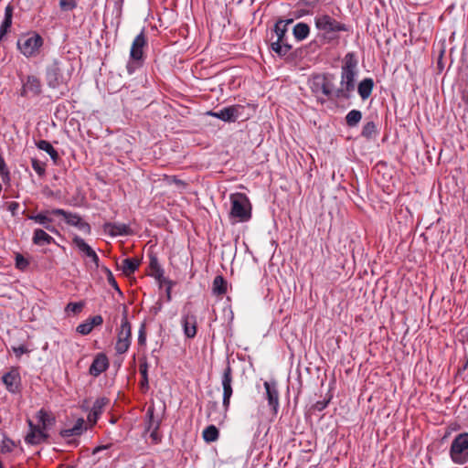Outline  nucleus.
Segmentation results:
<instances>
[{
    "label": "nucleus",
    "mask_w": 468,
    "mask_h": 468,
    "mask_svg": "<svg viewBox=\"0 0 468 468\" xmlns=\"http://www.w3.org/2000/svg\"><path fill=\"white\" fill-rule=\"evenodd\" d=\"M150 437L154 443H158L161 441V437L158 433V430H150Z\"/></svg>",
    "instance_id": "obj_58"
},
{
    "label": "nucleus",
    "mask_w": 468,
    "mask_h": 468,
    "mask_svg": "<svg viewBox=\"0 0 468 468\" xmlns=\"http://www.w3.org/2000/svg\"><path fill=\"white\" fill-rule=\"evenodd\" d=\"M85 420L82 418L77 420L76 423L72 427L73 431H75L76 435H80L85 430L84 427Z\"/></svg>",
    "instance_id": "obj_51"
},
{
    "label": "nucleus",
    "mask_w": 468,
    "mask_h": 468,
    "mask_svg": "<svg viewBox=\"0 0 468 468\" xmlns=\"http://www.w3.org/2000/svg\"><path fill=\"white\" fill-rule=\"evenodd\" d=\"M18 207H19V204L16 201L10 202L7 207L8 210L12 213V215L16 214Z\"/></svg>",
    "instance_id": "obj_60"
},
{
    "label": "nucleus",
    "mask_w": 468,
    "mask_h": 468,
    "mask_svg": "<svg viewBox=\"0 0 468 468\" xmlns=\"http://www.w3.org/2000/svg\"><path fill=\"white\" fill-rule=\"evenodd\" d=\"M12 26V19L4 18L0 27V40L8 32Z\"/></svg>",
    "instance_id": "obj_49"
},
{
    "label": "nucleus",
    "mask_w": 468,
    "mask_h": 468,
    "mask_svg": "<svg viewBox=\"0 0 468 468\" xmlns=\"http://www.w3.org/2000/svg\"><path fill=\"white\" fill-rule=\"evenodd\" d=\"M335 80V76L330 73L316 74L310 80L311 91L321 104L327 100L336 99Z\"/></svg>",
    "instance_id": "obj_2"
},
{
    "label": "nucleus",
    "mask_w": 468,
    "mask_h": 468,
    "mask_svg": "<svg viewBox=\"0 0 468 468\" xmlns=\"http://www.w3.org/2000/svg\"><path fill=\"white\" fill-rule=\"evenodd\" d=\"M277 22H281L282 25L284 26V28H288V26L293 22V19L292 18H289L286 20L279 19Z\"/></svg>",
    "instance_id": "obj_62"
},
{
    "label": "nucleus",
    "mask_w": 468,
    "mask_h": 468,
    "mask_svg": "<svg viewBox=\"0 0 468 468\" xmlns=\"http://www.w3.org/2000/svg\"><path fill=\"white\" fill-rule=\"evenodd\" d=\"M36 419L37 420V424H36V426H38L39 429L46 431H48V430L56 422L54 415L45 409H40L36 413Z\"/></svg>",
    "instance_id": "obj_23"
},
{
    "label": "nucleus",
    "mask_w": 468,
    "mask_h": 468,
    "mask_svg": "<svg viewBox=\"0 0 468 468\" xmlns=\"http://www.w3.org/2000/svg\"><path fill=\"white\" fill-rule=\"evenodd\" d=\"M357 60L354 53H347L341 68L340 88L336 89V99H349L355 90V76Z\"/></svg>",
    "instance_id": "obj_1"
},
{
    "label": "nucleus",
    "mask_w": 468,
    "mask_h": 468,
    "mask_svg": "<svg viewBox=\"0 0 468 468\" xmlns=\"http://www.w3.org/2000/svg\"><path fill=\"white\" fill-rule=\"evenodd\" d=\"M70 75V70L65 69V63L58 58H54L46 68V81L51 89L66 84L69 80Z\"/></svg>",
    "instance_id": "obj_5"
},
{
    "label": "nucleus",
    "mask_w": 468,
    "mask_h": 468,
    "mask_svg": "<svg viewBox=\"0 0 468 468\" xmlns=\"http://www.w3.org/2000/svg\"><path fill=\"white\" fill-rule=\"evenodd\" d=\"M14 7L8 4L5 8V18L12 19Z\"/></svg>",
    "instance_id": "obj_59"
},
{
    "label": "nucleus",
    "mask_w": 468,
    "mask_h": 468,
    "mask_svg": "<svg viewBox=\"0 0 468 468\" xmlns=\"http://www.w3.org/2000/svg\"><path fill=\"white\" fill-rule=\"evenodd\" d=\"M321 0H299V6H303L310 13L314 14V9L319 5Z\"/></svg>",
    "instance_id": "obj_44"
},
{
    "label": "nucleus",
    "mask_w": 468,
    "mask_h": 468,
    "mask_svg": "<svg viewBox=\"0 0 468 468\" xmlns=\"http://www.w3.org/2000/svg\"><path fill=\"white\" fill-rule=\"evenodd\" d=\"M66 468H75L74 466H67Z\"/></svg>",
    "instance_id": "obj_64"
},
{
    "label": "nucleus",
    "mask_w": 468,
    "mask_h": 468,
    "mask_svg": "<svg viewBox=\"0 0 468 468\" xmlns=\"http://www.w3.org/2000/svg\"><path fill=\"white\" fill-rule=\"evenodd\" d=\"M273 31L276 36V40L271 41V49L278 56L284 57L292 49V45L289 43L287 37L288 28H284V26L282 25L281 22H276Z\"/></svg>",
    "instance_id": "obj_8"
},
{
    "label": "nucleus",
    "mask_w": 468,
    "mask_h": 468,
    "mask_svg": "<svg viewBox=\"0 0 468 468\" xmlns=\"http://www.w3.org/2000/svg\"><path fill=\"white\" fill-rule=\"evenodd\" d=\"M266 390V399L272 414L276 415L279 410V390L275 380L265 381L263 384Z\"/></svg>",
    "instance_id": "obj_16"
},
{
    "label": "nucleus",
    "mask_w": 468,
    "mask_h": 468,
    "mask_svg": "<svg viewBox=\"0 0 468 468\" xmlns=\"http://www.w3.org/2000/svg\"><path fill=\"white\" fill-rule=\"evenodd\" d=\"M108 402H109V399L106 398L97 399L94 401L90 413L88 414V418H87L88 421L90 422L92 425L96 424L99 417L102 413V411H103L105 406L108 404Z\"/></svg>",
    "instance_id": "obj_24"
},
{
    "label": "nucleus",
    "mask_w": 468,
    "mask_h": 468,
    "mask_svg": "<svg viewBox=\"0 0 468 468\" xmlns=\"http://www.w3.org/2000/svg\"><path fill=\"white\" fill-rule=\"evenodd\" d=\"M202 436L206 442H214L218 439L219 431L215 425H209L203 431Z\"/></svg>",
    "instance_id": "obj_36"
},
{
    "label": "nucleus",
    "mask_w": 468,
    "mask_h": 468,
    "mask_svg": "<svg viewBox=\"0 0 468 468\" xmlns=\"http://www.w3.org/2000/svg\"><path fill=\"white\" fill-rule=\"evenodd\" d=\"M310 34V27L303 22L297 23L292 29V35L297 41H303Z\"/></svg>",
    "instance_id": "obj_34"
},
{
    "label": "nucleus",
    "mask_w": 468,
    "mask_h": 468,
    "mask_svg": "<svg viewBox=\"0 0 468 468\" xmlns=\"http://www.w3.org/2000/svg\"><path fill=\"white\" fill-rule=\"evenodd\" d=\"M91 331H92V326H90V324H89L88 321H86L85 323H82L77 326V332L83 335H89Z\"/></svg>",
    "instance_id": "obj_50"
},
{
    "label": "nucleus",
    "mask_w": 468,
    "mask_h": 468,
    "mask_svg": "<svg viewBox=\"0 0 468 468\" xmlns=\"http://www.w3.org/2000/svg\"><path fill=\"white\" fill-rule=\"evenodd\" d=\"M232 382L233 370L230 364L228 362L221 376V385L223 388L222 405L226 410L229 409L230 399L233 394Z\"/></svg>",
    "instance_id": "obj_11"
},
{
    "label": "nucleus",
    "mask_w": 468,
    "mask_h": 468,
    "mask_svg": "<svg viewBox=\"0 0 468 468\" xmlns=\"http://www.w3.org/2000/svg\"><path fill=\"white\" fill-rule=\"evenodd\" d=\"M29 265L28 260H27L23 255L17 253L16 255V268L20 271H25Z\"/></svg>",
    "instance_id": "obj_46"
},
{
    "label": "nucleus",
    "mask_w": 468,
    "mask_h": 468,
    "mask_svg": "<svg viewBox=\"0 0 468 468\" xmlns=\"http://www.w3.org/2000/svg\"><path fill=\"white\" fill-rule=\"evenodd\" d=\"M43 45V37L35 31L21 36L16 42L17 49L27 58L38 56Z\"/></svg>",
    "instance_id": "obj_6"
},
{
    "label": "nucleus",
    "mask_w": 468,
    "mask_h": 468,
    "mask_svg": "<svg viewBox=\"0 0 468 468\" xmlns=\"http://www.w3.org/2000/svg\"><path fill=\"white\" fill-rule=\"evenodd\" d=\"M2 380L9 392L16 393L19 391L21 378L17 368H11L2 377Z\"/></svg>",
    "instance_id": "obj_20"
},
{
    "label": "nucleus",
    "mask_w": 468,
    "mask_h": 468,
    "mask_svg": "<svg viewBox=\"0 0 468 468\" xmlns=\"http://www.w3.org/2000/svg\"><path fill=\"white\" fill-rule=\"evenodd\" d=\"M23 85L20 91V95L22 97H37L39 96L42 92V83L38 77L35 75L27 76L26 80H22Z\"/></svg>",
    "instance_id": "obj_14"
},
{
    "label": "nucleus",
    "mask_w": 468,
    "mask_h": 468,
    "mask_svg": "<svg viewBox=\"0 0 468 468\" xmlns=\"http://www.w3.org/2000/svg\"><path fill=\"white\" fill-rule=\"evenodd\" d=\"M36 145L38 149L45 151L50 156V158L55 164L59 159L58 153L49 142L46 140H39L38 142L36 143Z\"/></svg>",
    "instance_id": "obj_33"
},
{
    "label": "nucleus",
    "mask_w": 468,
    "mask_h": 468,
    "mask_svg": "<svg viewBox=\"0 0 468 468\" xmlns=\"http://www.w3.org/2000/svg\"><path fill=\"white\" fill-rule=\"evenodd\" d=\"M109 367V360L105 354L99 353L93 359L89 372L93 377H98Z\"/></svg>",
    "instance_id": "obj_22"
},
{
    "label": "nucleus",
    "mask_w": 468,
    "mask_h": 468,
    "mask_svg": "<svg viewBox=\"0 0 468 468\" xmlns=\"http://www.w3.org/2000/svg\"><path fill=\"white\" fill-rule=\"evenodd\" d=\"M58 5L61 11L69 12L74 10L77 5V0H58Z\"/></svg>",
    "instance_id": "obj_39"
},
{
    "label": "nucleus",
    "mask_w": 468,
    "mask_h": 468,
    "mask_svg": "<svg viewBox=\"0 0 468 468\" xmlns=\"http://www.w3.org/2000/svg\"><path fill=\"white\" fill-rule=\"evenodd\" d=\"M148 367L149 365L145 358L140 360L139 371L142 376V379L140 380V388L143 392H146L149 388V379H148Z\"/></svg>",
    "instance_id": "obj_31"
},
{
    "label": "nucleus",
    "mask_w": 468,
    "mask_h": 468,
    "mask_svg": "<svg viewBox=\"0 0 468 468\" xmlns=\"http://www.w3.org/2000/svg\"><path fill=\"white\" fill-rule=\"evenodd\" d=\"M229 218L235 222H247L251 218V204L244 193H233L229 197Z\"/></svg>",
    "instance_id": "obj_3"
},
{
    "label": "nucleus",
    "mask_w": 468,
    "mask_h": 468,
    "mask_svg": "<svg viewBox=\"0 0 468 468\" xmlns=\"http://www.w3.org/2000/svg\"><path fill=\"white\" fill-rule=\"evenodd\" d=\"M27 422L28 425V432L25 436V442L28 445H39L47 442L49 438L48 431L39 429L30 419H27Z\"/></svg>",
    "instance_id": "obj_12"
},
{
    "label": "nucleus",
    "mask_w": 468,
    "mask_h": 468,
    "mask_svg": "<svg viewBox=\"0 0 468 468\" xmlns=\"http://www.w3.org/2000/svg\"><path fill=\"white\" fill-rule=\"evenodd\" d=\"M51 214L54 216H62L67 224L77 227L82 231H90L89 223L83 221L79 214L68 212L62 208H54L51 210Z\"/></svg>",
    "instance_id": "obj_13"
},
{
    "label": "nucleus",
    "mask_w": 468,
    "mask_h": 468,
    "mask_svg": "<svg viewBox=\"0 0 468 468\" xmlns=\"http://www.w3.org/2000/svg\"><path fill=\"white\" fill-rule=\"evenodd\" d=\"M0 176L4 183L10 182V173L3 157H0Z\"/></svg>",
    "instance_id": "obj_42"
},
{
    "label": "nucleus",
    "mask_w": 468,
    "mask_h": 468,
    "mask_svg": "<svg viewBox=\"0 0 468 468\" xmlns=\"http://www.w3.org/2000/svg\"><path fill=\"white\" fill-rule=\"evenodd\" d=\"M131 346V342L129 340H122L117 339L115 343V351L118 355H122L126 353Z\"/></svg>",
    "instance_id": "obj_43"
},
{
    "label": "nucleus",
    "mask_w": 468,
    "mask_h": 468,
    "mask_svg": "<svg viewBox=\"0 0 468 468\" xmlns=\"http://www.w3.org/2000/svg\"><path fill=\"white\" fill-rule=\"evenodd\" d=\"M31 165L32 168L35 170V172L39 176H42L46 173V164L44 162H41L37 160V158L31 159Z\"/></svg>",
    "instance_id": "obj_41"
},
{
    "label": "nucleus",
    "mask_w": 468,
    "mask_h": 468,
    "mask_svg": "<svg viewBox=\"0 0 468 468\" xmlns=\"http://www.w3.org/2000/svg\"><path fill=\"white\" fill-rule=\"evenodd\" d=\"M374 87V81L371 78H366L361 80L357 87V91L360 97L363 100L367 99L371 93Z\"/></svg>",
    "instance_id": "obj_32"
},
{
    "label": "nucleus",
    "mask_w": 468,
    "mask_h": 468,
    "mask_svg": "<svg viewBox=\"0 0 468 468\" xmlns=\"http://www.w3.org/2000/svg\"><path fill=\"white\" fill-rule=\"evenodd\" d=\"M107 448H108V446H98V447L94 448V450L92 451V453L96 454L102 450H106Z\"/></svg>",
    "instance_id": "obj_63"
},
{
    "label": "nucleus",
    "mask_w": 468,
    "mask_h": 468,
    "mask_svg": "<svg viewBox=\"0 0 468 468\" xmlns=\"http://www.w3.org/2000/svg\"><path fill=\"white\" fill-rule=\"evenodd\" d=\"M449 455L455 464L462 465L468 463V432L455 436L452 441Z\"/></svg>",
    "instance_id": "obj_7"
},
{
    "label": "nucleus",
    "mask_w": 468,
    "mask_h": 468,
    "mask_svg": "<svg viewBox=\"0 0 468 468\" xmlns=\"http://www.w3.org/2000/svg\"><path fill=\"white\" fill-rule=\"evenodd\" d=\"M463 103V118L468 121V94H463L462 98Z\"/></svg>",
    "instance_id": "obj_56"
},
{
    "label": "nucleus",
    "mask_w": 468,
    "mask_h": 468,
    "mask_svg": "<svg viewBox=\"0 0 468 468\" xmlns=\"http://www.w3.org/2000/svg\"><path fill=\"white\" fill-rule=\"evenodd\" d=\"M181 324L185 335L187 338H194L197 330V316L192 313H186L183 315Z\"/></svg>",
    "instance_id": "obj_21"
},
{
    "label": "nucleus",
    "mask_w": 468,
    "mask_h": 468,
    "mask_svg": "<svg viewBox=\"0 0 468 468\" xmlns=\"http://www.w3.org/2000/svg\"><path fill=\"white\" fill-rule=\"evenodd\" d=\"M463 365L458 368L457 374L462 375L466 369H468V355L465 356Z\"/></svg>",
    "instance_id": "obj_61"
},
{
    "label": "nucleus",
    "mask_w": 468,
    "mask_h": 468,
    "mask_svg": "<svg viewBox=\"0 0 468 468\" xmlns=\"http://www.w3.org/2000/svg\"><path fill=\"white\" fill-rule=\"evenodd\" d=\"M73 244L82 253V255L90 260L93 264V269L99 268L100 259L95 250L80 236H75L72 239Z\"/></svg>",
    "instance_id": "obj_15"
},
{
    "label": "nucleus",
    "mask_w": 468,
    "mask_h": 468,
    "mask_svg": "<svg viewBox=\"0 0 468 468\" xmlns=\"http://www.w3.org/2000/svg\"><path fill=\"white\" fill-rule=\"evenodd\" d=\"M103 271H105L106 273V276H107V282L114 289L116 290L117 292H119L121 293V290L118 286V283L112 274V272L111 271V270H109L107 267H103L102 268Z\"/></svg>",
    "instance_id": "obj_45"
},
{
    "label": "nucleus",
    "mask_w": 468,
    "mask_h": 468,
    "mask_svg": "<svg viewBox=\"0 0 468 468\" xmlns=\"http://www.w3.org/2000/svg\"><path fill=\"white\" fill-rule=\"evenodd\" d=\"M145 342H146V334H145V327L144 325L143 324L139 330V335H138V344L140 346H144L145 345Z\"/></svg>",
    "instance_id": "obj_54"
},
{
    "label": "nucleus",
    "mask_w": 468,
    "mask_h": 468,
    "mask_svg": "<svg viewBox=\"0 0 468 468\" xmlns=\"http://www.w3.org/2000/svg\"><path fill=\"white\" fill-rule=\"evenodd\" d=\"M228 411L229 410L224 407L223 410H220L217 401L210 400L207 404V418L211 422L222 423L227 418Z\"/></svg>",
    "instance_id": "obj_17"
},
{
    "label": "nucleus",
    "mask_w": 468,
    "mask_h": 468,
    "mask_svg": "<svg viewBox=\"0 0 468 468\" xmlns=\"http://www.w3.org/2000/svg\"><path fill=\"white\" fill-rule=\"evenodd\" d=\"M314 24L318 30L324 33L346 32L348 30L346 25L326 14L315 16Z\"/></svg>",
    "instance_id": "obj_9"
},
{
    "label": "nucleus",
    "mask_w": 468,
    "mask_h": 468,
    "mask_svg": "<svg viewBox=\"0 0 468 468\" xmlns=\"http://www.w3.org/2000/svg\"><path fill=\"white\" fill-rule=\"evenodd\" d=\"M141 261L138 258H126L122 262V271L126 276H130L139 268Z\"/></svg>",
    "instance_id": "obj_29"
},
{
    "label": "nucleus",
    "mask_w": 468,
    "mask_h": 468,
    "mask_svg": "<svg viewBox=\"0 0 468 468\" xmlns=\"http://www.w3.org/2000/svg\"><path fill=\"white\" fill-rule=\"evenodd\" d=\"M147 46V37L144 30L138 34L132 43L130 49V59L127 62L126 69L129 75L133 74L142 68L144 62V48Z\"/></svg>",
    "instance_id": "obj_4"
},
{
    "label": "nucleus",
    "mask_w": 468,
    "mask_h": 468,
    "mask_svg": "<svg viewBox=\"0 0 468 468\" xmlns=\"http://www.w3.org/2000/svg\"><path fill=\"white\" fill-rule=\"evenodd\" d=\"M378 134V127L375 122L369 121L367 122L361 131V135L367 140H371L375 138Z\"/></svg>",
    "instance_id": "obj_35"
},
{
    "label": "nucleus",
    "mask_w": 468,
    "mask_h": 468,
    "mask_svg": "<svg viewBox=\"0 0 468 468\" xmlns=\"http://www.w3.org/2000/svg\"><path fill=\"white\" fill-rule=\"evenodd\" d=\"M294 17L295 18H302L306 16L313 15L310 13V10H306L303 6H299V3L297 2L295 5V10H294Z\"/></svg>",
    "instance_id": "obj_48"
},
{
    "label": "nucleus",
    "mask_w": 468,
    "mask_h": 468,
    "mask_svg": "<svg viewBox=\"0 0 468 468\" xmlns=\"http://www.w3.org/2000/svg\"><path fill=\"white\" fill-rule=\"evenodd\" d=\"M84 303L81 302L79 303H69L66 306L67 312H71L75 314L80 313L83 309Z\"/></svg>",
    "instance_id": "obj_47"
},
{
    "label": "nucleus",
    "mask_w": 468,
    "mask_h": 468,
    "mask_svg": "<svg viewBox=\"0 0 468 468\" xmlns=\"http://www.w3.org/2000/svg\"><path fill=\"white\" fill-rule=\"evenodd\" d=\"M87 321L93 329L95 326L101 325L103 323V318L101 315H94L90 317Z\"/></svg>",
    "instance_id": "obj_52"
},
{
    "label": "nucleus",
    "mask_w": 468,
    "mask_h": 468,
    "mask_svg": "<svg viewBox=\"0 0 468 468\" xmlns=\"http://www.w3.org/2000/svg\"><path fill=\"white\" fill-rule=\"evenodd\" d=\"M228 282L222 275H218L213 280L212 292L214 295L222 296L227 292Z\"/></svg>",
    "instance_id": "obj_30"
},
{
    "label": "nucleus",
    "mask_w": 468,
    "mask_h": 468,
    "mask_svg": "<svg viewBox=\"0 0 468 468\" xmlns=\"http://www.w3.org/2000/svg\"><path fill=\"white\" fill-rule=\"evenodd\" d=\"M362 119V113L358 110L350 111L346 116V122L348 127H356Z\"/></svg>",
    "instance_id": "obj_37"
},
{
    "label": "nucleus",
    "mask_w": 468,
    "mask_h": 468,
    "mask_svg": "<svg viewBox=\"0 0 468 468\" xmlns=\"http://www.w3.org/2000/svg\"><path fill=\"white\" fill-rule=\"evenodd\" d=\"M51 210L41 211L36 215H28L27 218L35 223L43 226V228L51 233L58 234V229L52 225L53 219L49 217Z\"/></svg>",
    "instance_id": "obj_19"
},
{
    "label": "nucleus",
    "mask_w": 468,
    "mask_h": 468,
    "mask_svg": "<svg viewBox=\"0 0 468 468\" xmlns=\"http://www.w3.org/2000/svg\"><path fill=\"white\" fill-rule=\"evenodd\" d=\"M105 229L112 236H127L132 234L130 227L123 223H107Z\"/></svg>",
    "instance_id": "obj_26"
},
{
    "label": "nucleus",
    "mask_w": 468,
    "mask_h": 468,
    "mask_svg": "<svg viewBox=\"0 0 468 468\" xmlns=\"http://www.w3.org/2000/svg\"><path fill=\"white\" fill-rule=\"evenodd\" d=\"M149 258H150L149 268L152 271L151 275L154 276L159 282H165L168 284L166 292H167V299L169 301L171 299L170 291H171L172 282L170 281H166L164 278V270L160 266L157 257L154 254H150Z\"/></svg>",
    "instance_id": "obj_18"
},
{
    "label": "nucleus",
    "mask_w": 468,
    "mask_h": 468,
    "mask_svg": "<svg viewBox=\"0 0 468 468\" xmlns=\"http://www.w3.org/2000/svg\"><path fill=\"white\" fill-rule=\"evenodd\" d=\"M328 403L329 400H319L314 404L313 408L317 411H322L327 407Z\"/></svg>",
    "instance_id": "obj_55"
},
{
    "label": "nucleus",
    "mask_w": 468,
    "mask_h": 468,
    "mask_svg": "<svg viewBox=\"0 0 468 468\" xmlns=\"http://www.w3.org/2000/svg\"><path fill=\"white\" fill-rule=\"evenodd\" d=\"M33 244L37 246L49 245L52 243H56L53 237H51L48 233H47L42 229H36L33 232L32 237Z\"/></svg>",
    "instance_id": "obj_25"
},
{
    "label": "nucleus",
    "mask_w": 468,
    "mask_h": 468,
    "mask_svg": "<svg viewBox=\"0 0 468 468\" xmlns=\"http://www.w3.org/2000/svg\"><path fill=\"white\" fill-rule=\"evenodd\" d=\"M165 181L168 185L175 184L181 190L186 189L187 186V184L185 181L177 178L176 176H165Z\"/></svg>",
    "instance_id": "obj_40"
},
{
    "label": "nucleus",
    "mask_w": 468,
    "mask_h": 468,
    "mask_svg": "<svg viewBox=\"0 0 468 468\" xmlns=\"http://www.w3.org/2000/svg\"><path fill=\"white\" fill-rule=\"evenodd\" d=\"M16 446L17 443L15 441L5 435L0 443V452L2 454L10 453L16 448Z\"/></svg>",
    "instance_id": "obj_38"
},
{
    "label": "nucleus",
    "mask_w": 468,
    "mask_h": 468,
    "mask_svg": "<svg viewBox=\"0 0 468 468\" xmlns=\"http://www.w3.org/2000/svg\"><path fill=\"white\" fill-rule=\"evenodd\" d=\"M244 110L245 106L235 104L225 107L218 112L209 111L207 114L227 122H234L242 115Z\"/></svg>",
    "instance_id": "obj_10"
},
{
    "label": "nucleus",
    "mask_w": 468,
    "mask_h": 468,
    "mask_svg": "<svg viewBox=\"0 0 468 468\" xmlns=\"http://www.w3.org/2000/svg\"><path fill=\"white\" fill-rule=\"evenodd\" d=\"M154 406H149L145 415V430H159L161 420L154 416Z\"/></svg>",
    "instance_id": "obj_27"
},
{
    "label": "nucleus",
    "mask_w": 468,
    "mask_h": 468,
    "mask_svg": "<svg viewBox=\"0 0 468 468\" xmlns=\"http://www.w3.org/2000/svg\"><path fill=\"white\" fill-rule=\"evenodd\" d=\"M126 308L123 309V318L122 319L121 323V328L118 332L117 339H122L123 341L129 340L131 342L132 340V329H131V324L129 323L127 317H126Z\"/></svg>",
    "instance_id": "obj_28"
},
{
    "label": "nucleus",
    "mask_w": 468,
    "mask_h": 468,
    "mask_svg": "<svg viewBox=\"0 0 468 468\" xmlns=\"http://www.w3.org/2000/svg\"><path fill=\"white\" fill-rule=\"evenodd\" d=\"M59 434L61 437L67 438L70 436L76 435L75 431H73V429H63L59 431Z\"/></svg>",
    "instance_id": "obj_57"
},
{
    "label": "nucleus",
    "mask_w": 468,
    "mask_h": 468,
    "mask_svg": "<svg viewBox=\"0 0 468 468\" xmlns=\"http://www.w3.org/2000/svg\"><path fill=\"white\" fill-rule=\"evenodd\" d=\"M12 350L14 351L17 357H20L23 354L29 352V350L24 345H21L19 346H13Z\"/></svg>",
    "instance_id": "obj_53"
}]
</instances>
